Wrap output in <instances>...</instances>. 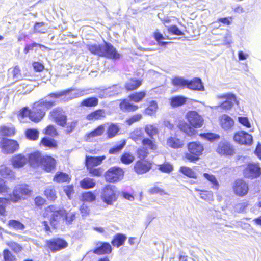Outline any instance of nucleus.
I'll list each match as a JSON object with an SVG mask.
<instances>
[{
    "mask_svg": "<svg viewBox=\"0 0 261 261\" xmlns=\"http://www.w3.org/2000/svg\"><path fill=\"white\" fill-rule=\"evenodd\" d=\"M15 134V128L13 127L2 126L0 127V134L3 136H11Z\"/></svg>",
    "mask_w": 261,
    "mask_h": 261,
    "instance_id": "nucleus-44",
    "label": "nucleus"
},
{
    "mask_svg": "<svg viewBox=\"0 0 261 261\" xmlns=\"http://www.w3.org/2000/svg\"><path fill=\"white\" fill-rule=\"evenodd\" d=\"M88 50L92 54L101 56L103 54V45H99L97 44L88 45L87 46Z\"/></svg>",
    "mask_w": 261,
    "mask_h": 261,
    "instance_id": "nucleus-29",
    "label": "nucleus"
},
{
    "mask_svg": "<svg viewBox=\"0 0 261 261\" xmlns=\"http://www.w3.org/2000/svg\"><path fill=\"white\" fill-rule=\"evenodd\" d=\"M187 87L192 90H204V86L202 85L201 79L199 78H195L191 81H188Z\"/></svg>",
    "mask_w": 261,
    "mask_h": 261,
    "instance_id": "nucleus-23",
    "label": "nucleus"
},
{
    "mask_svg": "<svg viewBox=\"0 0 261 261\" xmlns=\"http://www.w3.org/2000/svg\"><path fill=\"white\" fill-rule=\"evenodd\" d=\"M82 200L87 202H92L95 200V195L91 192H87L83 194Z\"/></svg>",
    "mask_w": 261,
    "mask_h": 261,
    "instance_id": "nucleus-59",
    "label": "nucleus"
},
{
    "mask_svg": "<svg viewBox=\"0 0 261 261\" xmlns=\"http://www.w3.org/2000/svg\"><path fill=\"white\" fill-rule=\"evenodd\" d=\"M103 53L102 57L107 58L117 59L119 58L120 55L117 51L116 48L110 43L105 42L103 44Z\"/></svg>",
    "mask_w": 261,
    "mask_h": 261,
    "instance_id": "nucleus-13",
    "label": "nucleus"
},
{
    "mask_svg": "<svg viewBox=\"0 0 261 261\" xmlns=\"http://www.w3.org/2000/svg\"><path fill=\"white\" fill-rule=\"evenodd\" d=\"M11 73L13 75V79L14 81H18L22 78V75L20 73V69L18 66H16L12 70Z\"/></svg>",
    "mask_w": 261,
    "mask_h": 261,
    "instance_id": "nucleus-62",
    "label": "nucleus"
},
{
    "mask_svg": "<svg viewBox=\"0 0 261 261\" xmlns=\"http://www.w3.org/2000/svg\"><path fill=\"white\" fill-rule=\"evenodd\" d=\"M195 191L199 192V195L201 199L208 202L214 200L213 193L212 192L203 191L196 188L195 189Z\"/></svg>",
    "mask_w": 261,
    "mask_h": 261,
    "instance_id": "nucleus-32",
    "label": "nucleus"
},
{
    "mask_svg": "<svg viewBox=\"0 0 261 261\" xmlns=\"http://www.w3.org/2000/svg\"><path fill=\"white\" fill-rule=\"evenodd\" d=\"M178 127L181 130L185 132L189 136L194 135L196 132L193 128L191 127L189 125L184 122H180L178 124Z\"/></svg>",
    "mask_w": 261,
    "mask_h": 261,
    "instance_id": "nucleus-31",
    "label": "nucleus"
},
{
    "mask_svg": "<svg viewBox=\"0 0 261 261\" xmlns=\"http://www.w3.org/2000/svg\"><path fill=\"white\" fill-rule=\"evenodd\" d=\"M41 143L46 147L55 148L57 147V143L55 140L47 138H43L41 140Z\"/></svg>",
    "mask_w": 261,
    "mask_h": 261,
    "instance_id": "nucleus-52",
    "label": "nucleus"
},
{
    "mask_svg": "<svg viewBox=\"0 0 261 261\" xmlns=\"http://www.w3.org/2000/svg\"><path fill=\"white\" fill-rule=\"evenodd\" d=\"M0 146L2 152L7 154L13 153L19 148V144L16 141L7 138L2 139Z\"/></svg>",
    "mask_w": 261,
    "mask_h": 261,
    "instance_id": "nucleus-7",
    "label": "nucleus"
},
{
    "mask_svg": "<svg viewBox=\"0 0 261 261\" xmlns=\"http://www.w3.org/2000/svg\"><path fill=\"white\" fill-rule=\"evenodd\" d=\"M45 195L48 200L54 201L57 198L56 192L53 187H49L44 191Z\"/></svg>",
    "mask_w": 261,
    "mask_h": 261,
    "instance_id": "nucleus-45",
    "label": "nucleus"
},
{
    "mask_svg": "<svg viewBox=\"0 0 261 261\" xmlns=\"http://www.w3.org/2000/svg\"><path fill=\"white\" fill-rule=\"evenodd\" d=\"M219 120L221 127L226 130L230 129L234 125L233 119L227 115H222Z\"/></svg>",
    "mask_w": 261,
    "mask_h": 261,
    "instance_id": "nucleus-17",
    "label": "nucleus"
},
{
    "mask_svg": "<svg viewBox=\"0 0 261 261\" xmlns=\"http://www.w3.org/2000/svg\"><path fill=\"white\" fill-rule=\"evenodd\" d=\"M130 138L133 140L137 143L141 141L143 137V132L141 128H136L130 133Z\"/></svg>",
    "mask_w": 261,
    "mask_h": 261,
    "instance_id": "nucleus-35",
    "label": "nucleus"
},
{
    "mask_svg": "<svg viewBox=\"0 0 261 261\" xmlns=\"http://www.w3.org/2000/svg\"><path fill=\"white\" fill-rule=\"evenodd\" d=\"M187 98L181 96H177L170 98V103L172 107H177L185 104Z\"/></svg>",
    "mask_w": 261,
    "mask_h": 261,
    "instance_id": "nucleus-28",
    "label": "nucleus"
},
{
    "mask_svg": "<svg viewBox=\"0 0 261 261\" xmlns=\"http://www.w3.org/2000/svg\"><path fill=\"white\" fill-rule=\"evenodd\" d=\"M65 214V210L60 208L56 205H50L45 208L43 216L49 218L51 225L56 227L64 221Z\"/></svg>",
    "mask_w": 261,
    "mask_h": 261,
    "instance_id": "nucleus-2",
    "label": "nucleus"
},
{
    "mask_svg": "<svg viewBox=\"0 0 261 261\" xmlns=\"http://www.w3.org/2000/svg\"><path fill=\"white\" fill-rule=\"evenodd\" d=\"M120 107L123 111L132 112L137 110L138 107L130 103L128 99H124L120 103Z\"/></svg>",
    "mask_w": 261,
    "mask_h": 261,
    "instance_id": "nucleus-25",
    "label": "nucleus"
},
{
    "mask_svg": "<svg viewBox=\"0 0 261 261\" xmlns=\"http://www.w3.org/2000/svg\"><path fill=\"white\" fill-rule=\"evenodd\" d=\"M261 174V169L258 164H249L244 170V176L247 178L258 177Z\"/></svg>",
    "mask_w": 261,
    "mask_h": 261,
    "instance_id": "nucleus-12",
    "label": "nucleus"
},
{
    "mask_svg": "<svg viewBox=\"0 0 261 261\" xmlns=\"http://www.w3.org/2000/svg\"><path fill=\"white\" fill-rule=\"evenodd\" d=\"M151 168V164L142 161H138L134 166V170L138 174H142L149 171Z\"/></svg>",
    "mask_w": 261,
    "mask_h": 261,
    "instance_id": "nucleus-18",
    "label": "nucleus"
},
{
    "mask_svg": "<svg viewBox=\"0 0 261 261\" xmlns=\"http://www.w3.org/2000/svg\"><path fill=\"white\" fill-rule=\"evenodd\" d=\"M145 95L146 93L145 91H141L130 94L128 98L132 101L135 102H139L145 97Z\"/></svg>",
    "mask_w": 261,
    "mask_h": 261,
    "instance_id": "nucleus-41",
    "label": "nucleus"
},
{
    "mask_svg": "<svg viewBox=\"0 0 261 261\" xmlns=\"http://www.w3.org/2000/svg\"><path fill=\"white\" fill-rule=\"evenodd\" d=\"M152 139L151 138H144L142 140V144L143 147L148 149V150L155 151L157 149L158 146Z\"/></svg>",
    "mask_w": 261,
    "mask_h": 261,
    "instance_id": "nucleus-26",
    "label": "nucleus"
},
{
    "mask_svg": "<svg viewBox=\"0 0 261 261\" xmlns=\"http://www.w3.org/2000/svg\"><path fill=\"white\" fill-rule=\"evenodd\" d=\"M137 155L140 159H144L149 154L148 149L144 147H141L137 150Z\"/></svg>",
    "mask_w": 261,
    "mask_h": 261,
    "instance_id": "nucleus-57",
    "label": "nucleus"
},
{
    "mask_svg": "<svg viewBox=\"0 0 261 261\" xmlns=\"http://www.w3.org/2000/svg\"><path fill=\"white\" fill-rule=\"evenodd\" d=\"M117 193L116 186L108 185L101 190L100 197L104 203L108 205H112L117 200Z\"/></svg>",
    "mask_w": 261,
    "mask_h": 261,
    "instance_id": "nucleus-3",
    "label": "nucleus"
},
{
    "mask_svg": "<svg viewBox=\"0 0 261 261\" xmlns=\"http://www.w3.org/2000/svg\"><path fill=\"white\" fill-rule=\"evenodd\" d=\"M159 169L162 172L170 173L173 171V166L168 163L159 165Z\"/></svg>",
    "mask_w": 261,
    "mask_h": 261,
    "instance_id": "nucleus-58",
    "label": "nucleus"
},
{
    "mask_svg": "<svg viewBox=\"0 0 261 261\" xmlns=\"http://www.w3.org/2000/svg\"><path fill=\"white\" fill-rule=\"evenodd\" d=\"M41 166L45 171L51 172L55 168L56 161L50 156H43Z\"/></svg>",
    "mask_w": 261,
    "mask_h": 261,
    "instance_id": "nucleus-15",
    "label": "nucleus"
},
{
    "mask_svg": "<svg viewBox=\"0 0 261 261\" xmlns=\"http://www.w3.org/2000/svg\"><path fill=\"white\" fill-rule=\"evenodd\" d=\"M216 151L220 155L226 156H232L235 153L233 145L226 140L219 142Z\"/></svg>",
    "mask_w": 261,
    "mask_h": 261,
    "instance_id": "nucleus-8",
    "label": "nucleus"
},
{
    "mask_svg": "<svg viewBox=\"0 0 261 261\" xmlns=\"http://www.w3.org/2000/svg\"><path fill=\"white\" fill-rule=\"evenodd\" d=\"M167 143L170 147L175 149L181 148L183 145L182 141L175 137L169 138L167 140Z\"/></svg>",
    "mask_w": 261,
    "mask_h": 261,
    "instance_id": "nucleus-30",
    "label": "nucleus"
},
{
    "mask_svg": "<svg viewBox=\"0 0 261 261\" xmlns=\"http://www.w3.org/2000/svg\"><path fill=\"white\" fill-rule=\"evenodd\" d=\"M10 202L9 199L6 198H0V214L4 215L5 213V207Z\"/></svg>",
    "mask_w": 261,
    "mask_h": 261,
    "instance_id": "nucleus-60",
    "label": "nucleus"
},
{
    "mask_svg": "<svg viewBox=\"0 0 261 261\" xmlns=\"http://www.w3.org/2000/svg\"><path fill=\"white\" fill-rule=\"evenodd\" d=\"M105 125H101L99 126L97 128H96L94 130L89 133L87 135V140H89L91 138H93L96 136H99L101 135L105 131Z\"/></svg>",
    "mask_w": 261,
    "mask_h": 261,
    "instance_id": "nucleus-34",
    "label": "nucleus"
},
{
    "mask_svg": "<svg viewBox=\"0 0 261 261\" xmlns=\"http://www.w3.org/2000/svg\"><path fill=\"white\" fill-rule=\"evenodd\" d=\"M112 247L108 243H99L97 244V247L95 248L93 253L98 255L109 254L111 252Z\"/></svg>",
    "mask_w": 261,
    "mask_h": 261,
    "instance_id": "nucleus-16",
    "label": "nucleus"
},
{
    "mask_svg": "<svg viewBox=\"0 0 261 261\" xmlns=\"http://www.w3.org/2000/svg\"><path fill=\"white\" fill-rule=\"evenodd\" d=\"M67 243L60 238L53 239L46 241V246L53 252H56L66 248Z\"/></svg>",
    "mask_w": 261,
    "mask_h": 261,
    "instance_id": "nucleus-10",
    "label": "nucleus"
},
{
    "mask_svg": "<svg viewBox=\"0 0 261 261\" xmlns=\"http://www.w3.org/2000/svg\"><path fill=\"white\" fill-rule=\"evenodd\" d=\"M172 83L175 86L184 87L185 86H187L188 81L180 77H175L172 80Z\"/></svg>",
    "mask_w": 261,
    "mask_h": 261,
    "instance_id": "nucleus-47",
    "label": "nucleus"
},
{
    "mask_svg": "<svg viewBox=\"0 0 261 261\" xmlns=\"http://www.w3.org/2000/svg\"><path fill=\"white\" fill-rule=\"evenodd\" d=\"M0 175L4 178L15 179L14 173L9 168L5 166H1L0 167Z\"/></svg>",
    "mask_w": 261,
    "mask_h": 261,
    "instance_id": "nucleus-27",
    "label": "nucleus"
},
{
    "mask_svg": "<svg viewBox=\"0 0 261 261\" xmlns=\"http://www.w3.org/2000/svg\"><path fill=\"white\" fill-rule=\"evenodd\" d=\"M80 185L83 189L92 188L95 186V181L93 179L86 177L81 181Z\"/></svg>",
    "mask_w": 261,
    "mask_h": 261,
    "instance_id": "nucleus-37",
    "label": "nucleus"
},
{
    "mask_svg": "<svg viewBox=\"0 0 261 261\" xmlns=\"http://www.w3.org/2000/svg\"><path fill=\"white\" fill-rule=\"evenodd\" d=\"M25 134L28 139L35 140L38 137L39 132L35 129H29L26 130Z\"/></svg>",
    "mask_w": 261,
    "mask_h": 261,
    "instance_id": "nucleus-54",
    "label": "nucleus"
},
{
    "mask_svg": "<svg viewBox=\"0 0 261 261\" xmlns=\"http://www.w3.org/2000/svg\"><path fill=\"white\" fill-rule=\"evenodd\" d=\"M141 84V81L132 79L126 83L125 88L127 90H133L139 87Z\"/></svg>",
    "mask_w": 261,
    "mask_h": 261,
    "instance_id": "nucleus-42",
    "label": "nucleus"
},
{
    "mask_svg": "<svg viewBox=\"0 0 261 261\" xmlns=\"http://www.w3.org/2000/svg\"><path fill=\"white\" fill-rule=\"evenodd\" d=\"M7 244L15 253L20 252L22 249V247L20 245L14 242H9L7 243Z\"/></svg>",
    "mask_w": 261,
    "mask_h": 261,
    "instance_id": "nucleus-61",
    "label": "nucleus"
},
{
    "mask_svg": "<svg viewBox=\"0 0 261 261\" xmlns=\"http://www.w3.org/2000/svg\"><path fill=\"white\" fill-rule=\"evenodd\" d=\"M42 156L39 152H34L29 155L28 161L31 166L36 167L41 166Z\"/></svg>",
    "mask_w": 261,
    "mask_h": 261,
    "instance_id": "nucleus-22",
    "label": "nucleus"
},
{
    "mask_svg": "<svg viewBox=\"0 0 261 261\" xmlns=\"http://www.w3.org/2000/svg\"><path fill=\"white\" fill-rule=\"evenodd\" d=\"M75 219V213L73 212H67L65 210V214L64 215V221L66 224H70Z\"/></svg>",
    "mask_w": 261,
    "mask_h": 261,
    "instance_id": "nucleus-56",
    "label": "nucleus"
},
{
    "mask_svg": "<svg viewBox=\"0 0 261 261\" xmlns=\"http://www.w3.org/2000/svg\"><path fill=\"white\" fill-rule=\"evenodd\" d=\"M64 113L63 110L60 108H56L50 112V115L55 121L61 114Z\"/></svg>",
    "mask_w": 261,
    "mask_h": 261,
    "instance_id": "nucleus-63",
    "label": "nucleus"
},
{
    "mask_svg": "<svg viewBox=\"0 0 261 261\" xmlns=\"http://www.w3.org/2000/svg\"><path fill=\"white\" fill-rule=\"evenodd\" d=\"M3 255L4 261H16L15 257L8 249L4 250Z\"/></svg>",
    "mask_w": 261,
    "mask_h": 261,
    "instance_id": "nucleus-64",
    "label": "nucleus"
},
{
    "mask_svg": "<svg viewBox=\"0 0 261 261\" xmlns=\"http://www.w3.org/2000/svg\"><path fill=\"white\" fill-rule=\"evenodd\" d=\"M180 171L185 175L190 177L195 178H196V173L190 168L187 167H181L180 169Z\"/></svg>",
    "mask_w": 261,
    "mask_h": 261,
    "instance_id": "nucleus-49",
    "label": "nucleus"
},
{
    "mask_svg": "<svg viewBox=\"0 0 261 261\" xmlns=\"http://www.w3.org/2000/svg\"><path fill=\"white\" fill-rule=\"evenodd\" d=\"M237 102V98L234 94H232V97L229 96L224 102L219 105V107L225 110H229L232 108L234 103Z\"/></svg>",
    "mask_w": 261,
    "mask_h": 261,
    "instance_id": "nucleus-24",
    "label": "nucleus"
},
{
    "mask_svg": "<svg viewBox=\"0 0 261 261\" xmlns=\"http://www.w3.org/2000/svg\"><path fill=\"white\" fill-rule=\"evenodd\" d=\"M135 160V156L129 153H124L121 157V161L125 164L132 163Z\"/></svg>",
    "mask_w": 261,
    "mask_h": 261,
    "instance_id": "nucleus-50",
    "label": "nucleus"
},
{
    "mask_svg": "<svg viewBox=\"0 0 261 261\" xmlns=\"http://www.w3.org/2000/svg\"><path fill=\"white\" fill-rule=\"evenodd\" d=\"M8 224L10 227L16 230H23L24 229V225L17 220H10Z\"/></svg>",
    "mask_w": 261,
    "mask_h": 261,
    "instance_id": "nucleus-55",
    "label": "nucleus"
},
{
    "mask_svg": "<svg viewBox=\"0 0 261 261\" xmlns=\"http://www.w3.org/2000/svg\"><path fill=\"white\" fill-rule=\"evenodd\" d=\"M126 142L125 140L121 141V143L117 145L116 146L111 148L109 150V153L111 154H117L120 151H121L126 145Z\"/></svg>",
    "mask_w": 261,
    "mask_h": 261,
    "instance_id": "nucleus-53",
    "label": "nucleus"
},
{
    "mask_svg": "<svg viewBox=\"0 0 261 261\" xmlns=\"http://www.w3.org/2000/svg\"><path fill=\"white\" fill-rule=\"evenodd\" d=\"M249 190L248 184L241 179L237 180L233 186L234 193L239 196L246 195Z\"/></svg>",
    "mask_w": 261,
    "mask_h": 261,
    "instance_id": "nucleus-14",
    "label": "nucleus"
},
{
    "mask_svg": "<svg viewBox=\"0 0 261 261\" xmlns=\"http://www.w3.org/2000/svg\"><path fill=\"white\" fill-rule=\"evenodd\" d=\"M31 190L26 185H19L15 187L13 193L10 194V200L13 202L25 199V197L31 194Z\"/></svg>",
    "mask_w": 261,
    "mask_h": 261,
    "instance_id": "nucleus-5",
    "label": "nucleus"
},
{
    "mask_svg": "<svg viewBox=\"0 0 261 261\" xmlns=\"http://www.w3.org/2000/svg\"><path fill=\"white\" fill-rule=\"evenodd\" d=\"M158 109V105L155 101H151L149 106L145 109V112L148 115H151L155 113Z\"/></svg>",
    "mask_w": 261,
    "mask_h": 261,
    "instance_id": "nucleus-46",
    "label": "nucleus"
},
{
    "mask_svg": "<svg viewBox=\"0 0 261 261\" xmlns=\"http://www.w3.org/2000/svg\"><path fill=\"white\" fill-rule=\"evenodd\" d=\"M118 89L120 91V88L118 85H114L111 87L101 90L99 93V97L101 98L106 97L107 96H111L113 94H111V89Z\"/></svg>",
    "mask_w": 261,
    "mask_h": 261,
    "instance_id": "nucleus-43",
    "label": "nucleus"
},
{
    "mask_svg": "<svg viewBox=\"0 0 261 261\" xmlns=\"http://www.w3.org/2000/svg\"><path fill=\"white\" fill-rule=\"evenodd\" d=\"M204 177L209 181L212 185L213 188L217 189L219 187V183L215 176L208 173L203 174Z\"/></svg>",
    "mask_w": 261,
    "mask_h": 261,
    "instance_id": "nucleus-48",
    "label": "nucleus"
},
{
    "mask_svg": "<svg viewBox=\"0 0 261 261\" xmlns=\"http://www.w3.org/2000/svg\"><path fill=\"white\" fill-rule=\"evenodd\" d=\"M186 118L190 124L194 128H200L203 123L202 117L195 111L189 112Z\"/></svg>",
    "mask_w": 261,
    "mask_h": 261,
    "instance_id": "nucleus-9",
    "label": "nucleus"
},
{
    "mask_svg": "<svg viewBox=\"0 0 261 261\" xmlns=\"http://www.w3.org/2000/svg\"><path fill=\"white\" fill-rule=\"evenodd\" d=\"M55 105V102L48 101L47 100L41 99L34 103L31 110L28 108H24L18 115V119L21 122H24L23 119L27 117L32 121H40L44 116L45 112Z\"/></svg>",
    "mask_w": 261,
    "mask_h": 261,
    "instance_id": "nucleus-1",
    "label": "nucleus"
},
{
    "mask_svg": "<svg viewBox=\"0 0 261 261\" xmlns=\"http://www.w3.org/2000/svg\"><path fill=\"white\" fill-rule=\"evenodd\" d=\"M126 238L125 236L122 234H117L112 241V244L114 246L119 247L122 245Z\"/></svg>",
    "mask_w": 261,
    "mask_h": 261,
    "instance_id": "nucleus-40",
    "label": "nucleus"
},
{
    "mask_svg": "<svg viewBox=\"0 0 261 261\" xmlns=\"http://www.w3.org/2000/svg\"><path fill=\"white\" fill-rule=\"evenodd\" d=\"M98 99L96 97H89L83 100L81 106H85L87 107H95L98 105Z\"/></svg>",
    "mask_w": 261,
    "mask_h": 261,
    "instance_id": "nucleus-38",
    "label": "nucleus"
},
{
    "mask_svg": "<svg viewBox=\"0 0 261 261\" xmlns=\"http://www.w3.org/2000/svg\"><path fill=\"white\" fill-rule=\"evenodd\" d=\"M233 140L240 144L250 145L252 144V136L244 131L236 133L233 136Z\"/></svg>",
    "mask_w": 261,
    "mask_h": 261,
    "instance_id": "nucleus-11",
    "label": "nucleus"
},
{
    "mask_svg": "<svg viewBox=\"0 0 261 261\" xmlns=\"http://www.w3.org/2000/svg\"><path fill=\"white\" fill-rule=\"evenodd\" d=\"M28 161V159L21 154L13 156L12 163L14 168H21L24 166Z\"/></svg>",
    "mask_w": 261,
    "mask_h": 261,
    "instance_id": "nucleus-20",
    "label": "nucleus"
},
{
    "mask_svg": "<svg viewBox=\"0 0 261 261\" xmlns=\"http://www.w3.org/2000/svg\"><path fill=\"white\" fill-rule=\"evenodd\" d=\"M188 150L189 153L185 154V158L190 162H194L199 159L198 156L202 154L203 146L200 143L193 142L189 143Z\"/></svg>",
    "mask_w": 261,
    "mask_h": 261,
    "instance_id": "nucleus-4",
    "label": "nucleus"
},
{
    "mask_svg": "<svg viewBox=\"0 0 261 261\" xmlns=\"http://www.w3.org/2000/svg\"><path fill=\"white\" fill-rule=\"evenodd\" d=\"M123 170L117 167L110 168L105 173L106 180L109 182L118 181L123 178Z\"/></svg>",
    "mask_w": 261,
    "mask_h": 261,
    "instance_id": "nucleus-6",
    "label": "nucleus"
},
{
    "mask_svg": "<svg viewBox=\"0 0 261 261\" xmlns=\"http://www.w3.org/2000/svg\"><path fill=\"white\" fill-rule=\"evenodd\" d=\"M106 117V112L104 110L98 109L88 114L86 118L89 121H95Z\"/></svg>",
    "mask_w": 261,
    "mask_h": 261,
    "instance_id": "nucleus-21",
    "label": "nucleus"
},
{
    "mask_svg": "<svg viewBox=\"0 0 261 261\" xmlns=\"http://www.w3.org/2000/svg\"><path fill=\"white\" fill-rule=\"evenodd\" d=\"M70 179L69 175L63 172H57L54 178V180L58 182H69Z\"/></svg>",
    "mask_w": 261,
    "mask_h": 261,
    "instance_id": "nucleus-39",
    "label": "nucleus"
},
{
    "mask_svg": "<svg viewBox=\"0 0 261 261\" xmlns=\"http://www.w3.org/2000/svg\"><path fill=\"white\" fill-rule=\"evenodd\" d=\"M144 130L151 139H153V136L159 133L156 126L152 124L146 125L144 127Z\"/></svg>",
    "mask_w": 261,
    "mask_h": 261,
    "instance_id": "nucleus-33",
    "label": "nucleus"
},
{
    "mask_svg": "<svg viewBox=\"0 0 261 261\" xmlns=\"http://www.w3.org/2000/svg\"><path fill=\"white\" fill-rule=\"evenodd\" d=\"M70 92L67 94L69 95L70 99L82 96L86 94V90L82 89H68Z\"/></svg>",
    "mask_w": 261,
    "mask_h": 261,
    "instance_id": "nucleus-36",
    "label": "nucleus"
},
{
    "mask_svg": "<svg viewBox=\"0 0 261 261\" xmlns=\"http://www.w3.org/2000/svg\"><path fill=\"white\" fill-rule=\"evenodd\" d=\"M106 159L105 156L98 157H93L91 156H86V165L87 168L97 166L102 163V161Z\"/></svg>",
    "mask_w": 261,
    "mask_h": 261,
    "instance_id": "nucleus-19",
    "label": "nucleus"
},
{
    "mask_svg": "<svg viewBox=\"0 0 261 261\" xmlns=\"http://www.w3.org/2000/svg\"><path fill=\"white\" fill-rule=\"evenodd\" d=\"M119 130V128L116 124H112L108 128L107 134L109 138L114 137Z\"/></svg>",
    "mask_w": 261,
    "mask_h": 261,
    "instance_id": "nucleus-51",
    "label": "nucleus"
}]
</instances>
